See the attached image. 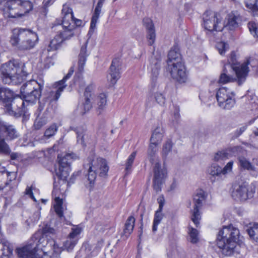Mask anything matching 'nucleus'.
Masks as SVG:
<instances>
[{
	"label": "nucleus",
	"mask_w": 258,
	"mask_h": 258,
	"mask_svg": "<svg viewBox=\"0 0 258 258\" xmlns=\"http://www.w3.org/2000/svg\"><path fill=\"white\" fill-rule=\"evenodd\" d=\"M240 232L239 230L230 225L225 226L217 235L216 244L225 255L229 256L237 251Z\"/></svg>",
	"instance_id": "f257e3e1"
},
{
	"label": "nucleus",
	"mask_w": 258,
	"mask_h": 258,
	"mask_svg": "<svg viewBox=\"0 0 258 258\" xmlns=\"http://www.w3.org/2000/svg\"><path fill=\"white\" fill-rule=\"evenodd\" d=\"M25 65L18 60H10L0 67V78L2 82L7 85H17L21 84L28 73L24 70Z\"/></svg>",
	"instance_id": "f03ea898"
},
{
	"label": "nucleus",
	"mask_w": 258,
	"mask_h": 258,
	"mask_svg": "<svg viewBox=\"0 0 258 258\" xmlns=\"http://www.w3.org/2000/svg\"><path fill=\"white\" fill-rule=\"evenodd\" d=\"M55 233L54 228L49 225L46 224L42 227L41 231L35 233L31 238V241L26 246L17 249V253L21 258H42L41 256L37 253V246L42 237H47L50 234Z\"/></svg>",
	"instance_id": "7ed1b4c3"
},
{
	"label": "nucleus",
	"mask_w": 258,
	"mask_h": 258,
	"mask_svg": "<svg viewBox=\"0 0 258 258\" xmlns=\"http://www.w3.org/2000/svg\"><path fill=\"white\" fill-rule=\"evenodd\" d=\"M38 40V37L36 33L30 29L18 28L14 30L11 43L19 50L25 51L33 48Z\"/></svg>",
	"instance_id": "20e7f679"
},
{
	"label": "nucleus",
	"mask_w": 258,
	"mask_h": 258,
	"mask_svg": "<svg viewBox=\"0 0 258 258\" xmlns=\"http://www.w3.org/2000/svg\"><path fill=\"white\" fill-rule=\"evenodd\" d=\"M88 163L84 165V168L87 169L86 177L89 181L90 189L92 188L95 184L97 174L100 177L106 176L108 167L105 159L101 158L92 159L89 157L87 159Z\"/></svg>",
	"instance_id": "39448f33"
},
{
	"label": "nucleus",
	"mask_w": 258,
	"mask_h": 258,
	"mask_svg": "<svg viewBox=\"0 0 258 258\" xmlns=\"http://www.w3.org/2000/svg\"><path fill=\"white\" fill-rule=\"evenodd\" d=\"M20 137V134L15 126L0 117V153L10 154L11 150L6 141H11Z\"/></svg>",
	"instance_id": "423d86ee"
},
{
	"label": "nucleus",
	"mask_w": 258,
	"mask_h": 258,
	"mask_svg": "<svg viewBox=\"0 0 258 258\" xmlns=\"http://www.w3.org/2000/svg\"><path fill=\"white\" fill-rule=\"evenodd\" d=\"M167 63L172 66L170 74L172 78L180 83H185L187 79L184 64L181 61V55L178 50L171 49L168 53Z\"/></svg>",
	"instance_id": "0eeeda50"
},
{
	"label": "nucleus",
	"mask_w": 258,
	"mask_h": 258,
	"mask_svg": "<svg viewBox=\"0 0 258 258\" xmlns=\"http://www.w3.org/2000/svg\"><path fill=\"white\" fill-rule=\"evenodd\" d=\"M43 87V81L38 82L34 80L27 81L21 87L20 92L22 98L27 103H35L41 95Z\"/></svg>",
	"instance_id": "6e6552de"
},
{
	"label": "nucleus",
	"mask_w": 258,
	"mask_h": 258,
	"mask_svg": "<svg viewBox=\"0 0 258 258\" xmlns=\"http://www.w3.org/2000/svg\"><path fill=\"white\" fill-rule=\"evenodd\" d=\"M255 60L250 58L246 61L240 64L237 60L235 52H231L230 56L228 59V62L225 65H229L231 66L232 70L235 71V74L238 79V85H241L245 81L246 77L249 72L248 65L251 67H255Z\"/></svg>",
	"instance_id": "1a4fd4ad"
},
{
	"label": "nucleus",
	"mask_w": 258,
	"mask_h": 258,
	"mask_svg": "<svg viewBox=\"0 0 258 258\" xmlns=\"http://www.w3.org/2000/svg\"><path fill=\"white\" fill-rule=\"evenodd\" d=\"M235 93L226 87L220 88L217 91L218 105L224 109H230L235 104Z\"/></svg>",
	"instance_id": "9d476101"
},
{
	"label": "nucleus",
	"mask_w": 258,
	"mask_h": 258,
	"mask_svg": "<svg viewBox=\"0 0 258 258\" xmlns=\"http://www.w3.org/2000/svg\"><path fill=\"white\" fill-rule=\"evenodd\" d=\"M61 13L63 16L62 27L63 30L58 34L63 39V41L70 39L74 34L73 31L75 28L74 25L70 22V20L73 18V11L67 4L63 5Z\"/></svg>",
	"instance_id": "9b49d317"
},
{
	"label": "nucleus",
	"mask_w": 258,
	"mask_h": 258,
	"mask_svg": "<svg viewBox=\"0 0 258 258\" xmlns=\"http://www.w3.org/2000/svg\"><path fill=\"white\" fill-rule=\"evenodd\" d=\"M55 88L45 94V97L39 101L38 111L41 112L43 110L45 104H47V107H49L51 111H55L57 108V101L59 98L61 92L64 89V86H59L56 83L54 85Z\"/></svg>",
	"instance_id": "f8f14e48"
},
{
	"label": "nucleus",
	"mask_w": 258,
	"mask_h": 258,
	"mask_svg": "<svg viewBox=\"0 0 258 258\" xmlns=\"http://www.w3.org/2000/svg\"><path fill=\"white\" fill-rule=\"evenodd\" d=\"M5 110L9 115L16 118L23 115L26 116L27 108L22 97L15 94L13 99L4 106Z\"/></svg>",
	"instance_id": "ddd939ff"
},
{
	"label": "nucleus",
	"mask_w": 258,
	"mask_h": 258,
	"mask_svg": "<svg viewBox=\"0 0 258 258\" xmlns=\"http://www.w3.org/2000/svg\"><path fill=\"white\" fill-rule=\"evenodd\" d=\"M203 26L209 32L221 31L223 28L221 18L217 13L212 11H206L202 16Z\"/></svg>",
	"instance_id": "4468645a"
},
{
	"label": "nucleus",
	"mask_w": 258,
	"mask_h": 258,
	"mask_svg": "<svg viewBox=\"0 0 258 258\" xmlns=\"http://www.w3.org/2000/svg\"><path fill=\"white\" fill-rule=\"evenodd\" d=\"M76 157L73 153L58 155L59 167L57 169H55L56 175L63 181H66L69 176L70 171V164Z\"/></svg>",
	"instance_id": "2eb2a0df"
},
{
	"label": "nucleus",
	"mask_w": 258,
	"mask_h": 258,
	"mask_svg": "<svg viewBox=\"0 0 258 258\" xmlns=\"http://www.w3.org/2000/svg\"><path fill=\"white\" fill-rule=\"evenodd\" d=\"M232 188L231 196L236 201H244L251 198L255 192L254 188L245 182L241 184L235 182Z\"/></svg>",
	"instance_id": "dca6fc26"
},
{
	"label": "nucleus",
	"mask_w": 258,
	"mask_h": 258,
	"mask_svg": "<svg viewBox=\"0 0 258 258\" xmlns=\"http://www.w3.org/2000/svg\"><path fill=\"white\" fill-rule=\"evenodd\" d=\"M7 177L10 178L8 181L4 182V184H0V190L3 191L6 194L12 195L17 187L15 181L16 173L14 172H7L4 167H0V178L4 179Z\"/></svg>",
	"instance_id": "f3484780"
},
{
	"label": "nucleus",
	"mask_w": 258,
	"mask_h": 258,
	"mask_svg": "<svg viewBox=\"0 0 258 258\" xmlns=\"http://www.w3.org/2000/svg\"><path fill=\"white\" fill-rule=\"evenodd\" d=\"M153 187L156 192L158 193L161 191L162 185L167 176V171L160 163L156 162L153 167Z\"/></svg>",
	"instance_id": "a211bd4d"
},
{
	"label": "nucleus",
	"mask_w": 258,
	"mask_h": 258,
	"mask_svg": "<svg viewBox=\"0 0 258 258\" xmlns=\"http://www.w3.org/2000/svg\"><path fill=\"white\" fill-rule=\"evenodd\" d=\"M205 196L203 191L200 190L194 197V207L192 211L191 220L197 227L199 225L201 216L199 209L202 206V202L205 200Z\"/></svg>",
	"instance_id": "6ab92c4d"
},
{
	"label": "nucleus",
	"mask_w": 258,
	"mask_h": 258,
	"mask_svg": "<svg viewBox=\"0 0 258 258\" xmlns=\"http://www.w3.org/2000/svg\"><path fill=\"white\" fill-rule=\"evenodd\" d=\"M150 64L148 68L151 72V91H153L156 86V82L160 69L161 57L160 56H155L154 54L149 60Z\"/></svg>",
	"instance_id": "aec40b11"
},
{
	"label": "nucleus",
	"mask_w": 258,
	"mask_h": 258,
	"mask_svg": "<svg viewBox=\"0 0 258 258\" xmlns=\"http://www.w3.org/2000/svg\"><path fill=\"white\" fill-rule=\"evenodd\" d=\"M121 62L118 58H114L109 68V74L107 76L108 80H109L112 85L116 83L120 78V69Z\"/></svg>",
	"instance_id": "412c9836"
},
{
	"label": "nucleus",
	"mask_w": 258,
	"mask_h": 258,
	"mask_svg": "<svg viewBox=\"0 0 258 258\" xmlns=\"http://www.w3.org/2000/svg\"><path fill=\"white\" fill-rule=\"evenodd\" d=\"M94 89L93 84L89 85L86 88L84 93L85 97V102L80 107V113L82 115L85 114L86 112L89 111L92 107L90 101V98L92 97V92Z\"/></svg>",
	"instance_id": "4be33fe9"
},
{
	"label": "nucleus",
	"mask_w": 258,
	"mask_h": 258,
	"mask_svg": "<svg viewBox=\"0 0 258 258\" xmlns=\"http://www.w3.org/2000/svg\"><path fill=\"white\" fill-rule=\"evenodd\" d=\"M235 81L238 82V79L235 74V71L232 70L230 66L224 65L218 82L219 83L226 84Z\"/></svg>",
	"instance_id": "5701e85b"
},
{
	"label": "nucleus",
	"mask_w": 258,
	"mask_h": 258,
	"mask_svg": "<svg viewBox=\"0 0 258 258\" xmlns=\"http://www.w3.org/2000/svg\"><path fill=\"white\" fill-rule=\"evenodd\" d=\"M144 26L147 31V38L150 45H152L156 39V33L154 25L152 20L149 18H145L143 20Z\"/></svg>",
	"instance_id": "b1692460"
},
{
	"label": "nucleus",
	"mask_w": 258,
	"mask_h": 258,
	"mask_svg": "<svg viewBox=\"0 0 258 258\" xmlns=\"http://www.w3.org/2000/svg\"><path fill=\"white\" fill-rule=\"evenodd\" d=\"M81 229L79 227L72 229L67 240L63 243V246L69 251L72 250L77 242V236L81 232Z\"/></svg>",
	"instance_id": "393cba45"
},
{
	"label": "nucleus",
	"mask_w": 258,
	"mask_h": 258,
	"mask_svg": "<svg viewBox=\"0 0 258 258\" xmlns=\"http://www.w3.org/2000/svg\"><path fill=\"white\" fill-rule=\"evenodd\" d=\"M55 111H51L49 107H47L45 112L40 117H37L34 123V127L35 130H40L43 126L47 123L48 119L51 117V116Z\"/></svg>",
	"instance_id": "a878e982"
},
{
	"label": "nucleus",
	"mask_w": 258,
	"mask_h": 258,
	"mask_svg": "<svg viewBox=\"0 0 258 258\" xmlns=\"http://www.w3.org/2000/svg\"><path fill=\"white\" fill-rule=\"evenodd\" d=\"M107 105V96L104 93H101L95 100V108L98 115L102 114L106 109Z\"/></svg>",
	"instance_id": "bb28decb"
},
{
	"label": "nucleus",
	"mask_w": 258,
	"mask_h": 258,
	"mask_svg": "<svg viewBox=\"0 0 258 258\" xmlns=\"http://www.w3.org/2000/svg\"><path fill=\"white\" fill-rule=\"evenodd\" d=\"M16 1V0H4L3 2H1V4L4 3L5 7L3 9L5 17L9 18H16L18 15V12H16L14 13L11 12V10L17 8L15 7Z\"/></svg>",
	"instance_id": "cd10ccee"
},
{
	"label": "nucleus",
	"mask_w": 258,
	"mask_h": 258,
	"mask_svg": "<svg viewBox=\"0 0 258 258\" xmlns=\"http://www.w3.org/2000/svg\"><path fill=\"white\" fill-rule=\"evenodd\" d=\"M15 7L17 8L11 10V12L13 13L18 12V15L17 16L18 17L21 14H19V12L17 11V10H20L22 12L25 14L32 10L33 6L32 3L29 1L16 0Z\"/></svg>",
	"instance_id": "c85d7f7f"
},
{
	"label": "nucleus",
	"mask_w": 258,
	"mask_h": 258,
	"mask_svg": "<svg viewBox=\"0 0 258 258\" xmlns=\"http://www.w3.org/2000/svg\"><path fill=\"white\" fill-rule=\"evenodd\" d=\"M15 93L12 90L0 86V103L4 106L8 103L15 96Z\"/></svg>",
	"instance_id": "c756f323"
},
{
	"label": "nucleus",
	"mask_w": 258,
	"mask_h": 258,
	"mask_svg": "<svg viewBox=\"0 0 258 258\" xmlns=\"http://www.w3.org/2000/svg\"><path fill=\"white\" fill-rule=\"evenodd\" d=\"M105 0H99L91 18L89 32L93 31L96 27V24L101 13V9Z\"/></svg>",
	"instance_id": "7c9ffc66"
},
{
	"label": "nucleus",
	"mask_w": 258,
	"mask_h": 258,
	"mask_svg": "<svg viewBox=\"0 0 258 258\" xmlns=\"http://www.w3.org/2000/svg\"><path fill=\"white\" fill-rule=\"evenodd\" d=\"M241 21L240 15L237 12H232L228 15V22L226 27L230 30H233L238 26L239 22Z\"/></svg>",
	"instance_id": "2f4dec72"
},
{
	"label": "nucleus",
	"mask_w": 258,
	"mask_h": 258,
	"mask_svg": "<svg viewBox=\"0 0 258 258\" xmlns=\"http://www.w3.org/2000/svg\"><path fill=\"white\" fill-rule=\"evenodd\" d=\"M87 42L81 47L79 55L78 70L80 72L83 71L84 67L86 60V57L88 55L87 53Z\"/></svg>",
	"instance_id": "473e14b6"
},
{
	"label": "nucleus",
	"mask_w": 258,
	"mask_h": 258,
	"mask_svg": "<svg viewBox=\"0 0 258 258\" xmlns=\"http://www.w3.org/2000/svg\"><path fill=\"white\" fill-rule=\"evenodd\" d=\"M208 172L211 176L210 179L212 182H214L216 180V178L217 177V179L220 178L222 175V168L217 164H213L208 169Z\"/></svg>",
	"instance_id": "72a5a7b5"
},
{
	"label": "nucleus",
	"mask_w": 258,
	"mask_h": 258,
	"mask_svg": "<svg viewBox=\"0 0 258 258\" xmlns=\"http://www.w3.org/2000/svg\"><path fill=\"white\" fill-rule=\"evenodd\" d=\"M135 218L132 216L128 217L125 221L123 232L126 237L132 233L135 226Z\"/></svg>",
	"instance_id": "f704fd0d"
},
{
	"label": "nucleus",
	"mask_w": 258,
	"mask_h": 258,
	"mask_svg": "<svg viewBox=\"0 0 258 258\" xmlns=\"http://www.w3.org/2000/svg\"><path fill=\"white\" fill-rule=\"evenodd\" d=\"M63 42L61 36L57 34L53 39H52L49 43V44L47 49V51L56 50L60 47L61 43Z\"/></svg>",
	"instance_id": "c9c22d12"
},
{
	"label": "nucleus",
	"mask_w": 258,
	"mask_h": 258,
	"mask_svg": "<svg viewBox=\"0 0 258 258\" xmlns=\"http://www.w3.org/2000/svg\"><path fill=\"white\" fill-rule=\"evenodd\" d=\"M163 131L159 127H157L153 132L150 142L159 144L162 140Z\"/></svg>",
	"instance_id": "e433bc0d"
},
{
	"label": "nucleus",
	"mask_w": 258,
	"mask_h": 258,
	"mask_svg": "<svg viewBox=\"0 0 258 258\" xmlns=\"http://www.w3.org/2000/svg\"><path fill=\"white\" fill-rule=\"evenodd\" d=\"M239 165L243 169L249 171H255V168L246 158L244 157H238Z\"/></svg>",
	"instance_id": "4c0bfd02"
},
{
	"label": "nucleus",
	"mask_w": 258,
	"mask_h": 258,
	"mask_svg": "<svg viewBox=\"0 0 258 258\" xmlns=\"http://www.w3.org/2000/svg\"><path fill=\"white\" fill-rule=\"evenodd\" d=\"M251 239L258 242V223H254L246 229Z\"/></svg>",
	"instance_id": "58836bf2"
},
{
	"label": "nucleus",
	"mask_w": 258,
	"mask_h": 258,
	"mask_svg": "<svg viewBox=\"0 0 258 258\" xmlns=\"http://www.w3.org/2000/svg\"><path fill=\"white\" fill-rule=\"evenodd\" d=\"M54 200V211L57 216L60 219H62L63 218V208L62 206L63 203L62 200L59 197H55Z\"/></svg>",
	"instance_id": "ea45409f"
},
{
	"label": "nucleus",
	"mask_w": 258,
	"mask_h": 258,
	"mask_svg": "<svg viewBox=\"0 0 258 258\" xmlns=\"http://www.w3.org/2000/svg\"><path fill=\"white\" fill-rule=\"evenodd\" d=\"M228 157L236 156L241 154L243 151V148L240 146L230 147L226 149Z\"/></svg>",
	"instance_id": "a19ab883"
},
{
	"label": "nucleus",
	"mask_w": 258,
	"mask_h": 258,
	"mask_svg": "<svg viewBox=\"0 0 258 258\" xmlns=\"http://www.w3.org/2000/svg\"><path fill=\"white\" fill-rule=\"evenodd\" d=\"M162 218L163 214L162 213V211L158 210L156 211L154 215L153 224L152 226V231L153 232H155L157 230V226L161 221Z\"/></svg>",
	"instance_id": "79ce46f5"
},
{
	"label": "nucleus",
	"mask_w": 258,
	"mask_h": 258,
	"mask_svg": "<svg viewBox=\"0 0 258 258\" xmlns=\"http://www.w3.org/2000/svg\"><path fill=\"white\" fill-rule=\"evenodd\" d=\"M247 8L252 11L253 15H258V0H245Z\"/></svg>",
	"instance_id": "37998d69"
},
{
	"label": "nucleus",
	"mask_w": 258,
	"mask_h": 258,
	"mask_svg": "<svg viewBox=\"0 0 258 258\" xmlns=\"http://www.w3.org/2000/svg\"><path fill=\"white\" fill-rule=\"evenodd\" d=\"M173 143L171 140H168L163 145L161 154L164 158H166L168 154L171 151Z\"/></svg>",
	"instance_id": "c03bdc74"
},
{
	"label": "nucleus",
	"mask_w": 258,
	"mask_h": 258,
	"mask_svg": "<svg viewBox=\"0 0 258 258\" xmlns=\"http://www.w3.org/2000/svg\"><path fill=\"white\" fill-rule=\"evenodd\" d=\"M158 144L157 143H154L150 142V144L149 146V148L147 151L148 155L150 158V161L153 160V158L154 157L157 150V146Z\"/></svg>",
	"instance_id": "a18cd8bd"
},
{
	"label": "nucleus",
	"mask_w": 258,
	"mask_h": 258,
	"mask_svg": "<svg viewBox=\"0 0 258 258\" xmlns=\"http://www.w3.org/2000/svg\"><path fill=\"white\" fill-rule=\"evenodd\" d=\"M188 234L189 240L190 242L192 243H196L198 242L199 241V232L197 229L192 227L189 228Z\"/></svg>",
	"instance_id": "49530a36"
},
{
	"label": "nucleus",
	"mask_w": 258,
	"mask_h": 258,
	"mask_svg": "<svg viewBox=\"0 0 258 258\" xmlns=\"http://www.w3.org/2000/svg\"><path fill=\"white\" fill-rule=\"evenodd\" d=\"M57 126L55 123L51 124L46 130L44 133V137L49 139L55 135L57 131Z\"/></svg>",
	"instance_id": "de8ad7c7"
},
{
	"label": "nucleus",
	"mask_w": 258,
	"mask_h": 258,
	"mask_svg": "<svg viewBox=\"0 0 258 258\" xmlns=\"http://www.w3.org/2000/svg\"><path fill=\"white\" fill-rule=\"evenodd\" d=\"M229 158L226 149L219 151L215 155L214 160L215 161H220Z\"/></svg>",
	"instance_id": "09e8293b"
},
{
	"label": "nucleus",
	"mask_w": 258,
	"mask_h": 258,
	"mask_svg": "<svg viewBox=\"0 0 258 258\" xmlns=\"http://www.w3.org/2000/svg\"><path fill=\"white\" fill-rule=\"evenodd\" d=\"M248 27L253 37H258V24L253 22H250L248 23Z\"/></svg>",
	"instance_id": "8fccbe9b"
},
{
	"label": "nucleus",
	"mask_w": 258,
	"mask_h": 258,
	"mask_svg": "<svg viewBox=\"0 0 258 258\" xmlns=\"http://www.w3.org/2000/svg\"><path fill=\"white\" fill-rule=\"evenodd\" d=\"M216 48L219 53L223 55L225 53V51L228 49L229 45L227 43L222 41L217 43Z\"/></svg>",
	"instance_id": "3c124183"
},
{
	"label": "nucleus",
	"mask_w": 258,
	"mask_h": 258,
	"mask_svg": "<svg viewBox=\"0 0 258 258\" xmlns=\"http://www.w3.org/2000/svg\"><path fill=\"white\" fill-rule=\"evenodd\" d=\"M137 154V152H133L128 157L127 161L125 164V170L128 171L131 170L133 163L135 159L136 156Z\"/></svg>",
	"instance_id": "603ef678"
},
{
	"label": "nucleus",
	"mask_w": 258,
	"mask_h": 258,
	"mask_svg": "<svg viewBox=\"0 0 258 258\" xmlns=\"http://www.w3.org/2000/svg\"><path fill=\"white\" fill-rule=\"evenodd\" d=\"M73 73H74V69L73 68H71L69 71V73L67 74V75L66 76L64 77L63 79L56 83L57 85H58L59 86H64V88H65L67 86V85L66 84H64L65 82L67 80H68L70 78V77L73 75Z\"/></svg>",
	"instance_id": "864d4df0"
},
{
	"label": "nucleus",
	"mask_w": 258,
	"mask_h": 258,
	"mask_svg": "<svg viewBox=\"0 0 258 258\" xmlns=\"http://www.w3.org/2000/svg\"><path fill=\"white\" fill-rule=\"evenodd\" d=\"M154 98L159 104L161 106L164 105L165 103V98L162 94L160 93H156L154 94Z\"/></svg>",
	"instance_id": "5fc2aeb1"
},
{
	"label": "nucleus",
	"mask_w": 258,
	"mask_h": 258,
	"mask_svg": "<svg viewBox=\"0 0 258 258\" xmlns=\"http://www.w3.org/2000/svg\"><path fill=\"white\" fill-rule=\"evenodd\" d=\"M77 142L82 144L84 141V131L82 128H78L76 130Z\"/></svg>",
	"instance_id": "6e6d98bb"
},
{
	"label": "nucleus",
	"mask_w": 258,
	"mask_h": 258,
	"mask_svg": "<svg viewBox=\"0 0 258 258\" xmlns=\"http://www.w3.org/2000/svg\"><path fill=\"white\" fill-rule=\"evenodd\" d=\"M247 126L244 125L237 129L233 134L232 138L234 139L239 137L246 129Z\"/></svg>",
	"instance_id": "4d7b16f0"
},
{
	"label": "nucleus",
	"mask_w": 258,
	"mask_h": 258,
	"mask_svg": "<svg viewBox=\"0 0 258 258\" xmlns=\"http://www.w3.org/2000/svg\"><path fill=\"white\" fill-rule=\"evenodd\" d=\"M233 164V161L229 162L223 168H222V175H225L232 170Z\"/></svg>",
	"instance_id": "13d9d810"
},
{
	"label": "nucleus",
	"mask_w": 258,
	"mask_h": 258,
	"mask_svg": "<svg viewBox=\"0 0 258 258\" xmlns=\"http://www.w3.org/2000/svg\"><path fill=\"white\" fill-rule=\"evenodd\" d=\"M70 22L74 26L76 25L77 27L81 26L83 23V22L81 20L75 18L73 15V18H71V20H70Z\"/></svg>",
	"instance_id": "bf43d9fd"
},
{
	"label": "nucleus",
	"mask_w": 258,
	"mask_h": 258,
	"mask_svg": "<svg viewBox=\"0 0 258 258\" xmlns=\"http://www.w3.org/2000/svg\"><path fill=\"white\" fill-rule=\"evenodd\" d=\"M157 201L159 204V208L158 210H160V211H162L163 207L165 204V199L163 195L160 196L157 199Z\"/></svg>",
	"instance_id": "052dcab7"
},
{
	"label": "nucleus",
	"mask_w": 258,
	"mask_h": 258,
	"mask_svg": "<svg viewBox=\"0 0 258 258\" xmlns=\"http://www.w3.org/2000/svg\"><path fill=\"white\" fill-rule=\"evenodd\" d=\"M179 108L178 106H175V111L174 112V118L176 120H177L180 116L179 115Z\"/></svg>",
	"instance_id": "680f3d73"
},
{
	"label": "nucleus",
	"mask_w": 258,
	"mask_h": 258,
	"mask_svg": "<svg viewBox=\"0 0 258 258\" xmlns=\"http://www.w3.org/2000/svg\"><path fill=\"white\" fill-rule=\"evenodd\" d=\"M33 218L34 219H32L31 221L32 222H35L38 221L40 218V213L38 211L35 212L33 214Z\"/></svg>",
	"instance_id": "e2e57ef3"
},
{
	"label": "nucleus",
	"mask_w": 258,
	"mask_h": 258,
	"mask_svg": "<svg viewBox=\"0 0 258 258\" xmlns=\"http://www.w3.org/2000/svg\"><path fill=\"white\" fill-rule=\"evenodd\" d=\"M10 157L12 160H15L18 157L17 153H12L10 154Z\"/></svg>",
	"instance_id": "0e129e2a"
},
{
	"label": "nucleus",
	"mask_w": 258,
	"mask_h": 258,
	"mask_svg": "<svg viewBox=\"0 0 258 258\" xmlns=\"http://www.w3.org/2000/svg\"><path fill=\"white\" fill-rule=\"evenodd\" d=\"M26 194L27 195L32 196L33 193H32V189L30 187H27L26 189Z\"/></svg>",
	"instance_id": "69168bd1"
},
{
	"label": "nucleus",
	"mask_w": 258,
	"mask_h": 258,
	"mask_svg": "<svg viewBox=\"0 0 258 258\" xmlns=\"http://www.w3.org/2000/svg\"><path fill=\"white\" fill-rule=\"evenodd\" d=\"M143 224L141 225V226H140V230L139 231V238L140 239L141 238V235L142 234V233H143Z\"/></svg>",
	"instance_id": "338daca9"
},
{
	"label": "nucleus",
	"mask_w": 258,
	"mask_h": 258,
	"mask_svg": "<svg viewBox=\"0 0 258 258\" xmlns=\"http://www.w3.org/2000/svg\"><path fill=\"white\" fill-rule=\"evenodd\" d=\"M253 133H254V134L255 136H258V129H257V130H256V131H254L253 132Z\"/></svg>",
	"instance_id": "774afa93"
}]
</instances>
